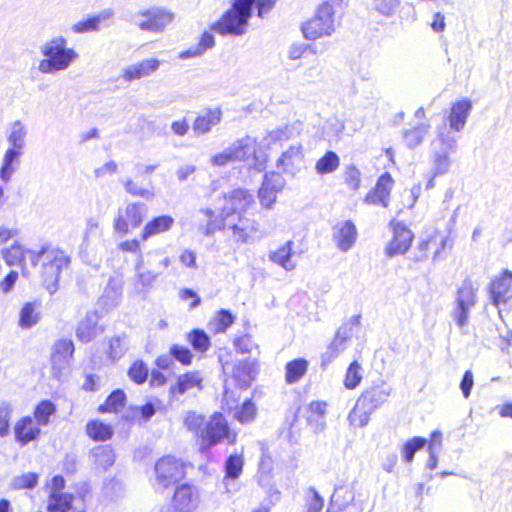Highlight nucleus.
<instances>
[{"label":"nucleus","mask_w":512,"mask_h":512,"mask_svg":"<svg viewBox=\"0 0 512 512\" xmlns=\"http://www.w3.org/2000/svg\"><path fill=\"white\" fill-rule=\"evenodd\" d=\"M14 438L20 446L37 441L41 436V427L31 416L21 417L14 425Z\"/></svg>","instance_id":"nucleus-16"},{"label":"nucleus","mask_w":512,"mask_h":512,"mask_svg":"<svg viewBox=\"0 0 512 512\" xmlns=\"http://www.w3.org/2000/svg\"><path fill=\"white\" fill-rule=\"evenodd\" d=\"M302 146H291L285 152L282 153L281 157L277 161V167L283 171H288L290 168L299 164L303 160Z\"/></svg>","instance_id":"nucleus-38"},{"label":"nucleus","mask_w":512,"mask_h":512,"mask_svg":"<svg viewBox=\"0 0 512 512\" xmlns=\"http://www.w3.org/2000/svg\"><path fill=\"white\" fill-rule=\"evenodd\" d=\"M26 137L27 129L20 120H16L9 125L7 131L9 147L24 150Z\"/></svg>","instance_id":"nucleus-33"},{"label":"nucleus","mask_w":512,"mask_h":512,"mask_svg":"<svg viewBox=\"0 0 512 512\" xmlns=\"http://www.w3.org/2000/svg\"><path fill=\"white\" fill-rule=\"evenodd\" d=\"M174 224L173 217L169 215H161L154 217L149 222L146 223L142 232L141 239L143 241H147L149 238L156 236L158 234L164 233L171 229Z\"/></svg>","instance_id":"nucleus-28"},{"label":"nucleus","mask_w":512,"mask_h":512,"mask_svg":"<svg viewBox=\"0 0 512 512\" xmlns=\"http://www.w3.org/2000/svg\"><path fill=\"white\" fill-rule=\"evenodd\" d=\"M471 109L472 103L467 99H463L454 103L451 107V112L448 118L450 124V128L448 129L450 131H461L466 124V120L469 116Z\"/></svg>","instance_id":"nucleus-27"},{"label":"nucleus","mask_w":512,"mask_h":512,"mask_svg":"<svg viewBox=\"0 0 512 512\" xmlns=\"http://www.w3.org/2000/svg\"><path fill=\"white\" fill-rule=\"evenodd\" d=\"M298 134V130L295 125H285L269 131L264 138V141L268 146L276 143H281L292 138Z\"/></svg>","instance_id":"nucleus-41"},{"label":"nucleus","mask_w":512,"mask_h":512,"mask_svg":"<svg viewBox=\"0 0 512 512\" xmlns=\"http://www.w3.org/2000/svg\"><path fill=\"white\" fill-rule=\"evenodd\" d=\"M187 340L197 352H206L211 346L209 336L200 329H194L188 333Z\"/></svg>","instance_id":"nucleus-49"},{"label":"nucleus","mask_w":512,"mask_h":512,"mask_svg":"<svg viewBox=\"0 0 512 512\" xmlns=\"http://www.w3.org/2000/svg\"><path fill=\"white\" fill-rule=\"evenodd\" d=\"M234 316L228 310L222 309L220 310L215 318L214 322L211 325H214V331L216 333H222L229 328L234 322Z\"/></svg>","instance_id":"nucleus-58"},{"label":"nucleus","mask_w":512,"mask_h":512,"mask_svg":"<svg viewBox=\"0 0 512 512\" xmlns=\"http://www.w3.org/2000/svg\"><path fill=\"white\" fill-rule=\"evenodd\" d=\"M30 264L36 267L41 261V277L46 290L53 295L58 290L62 270L70 264L69 256L61 249L44 244L35 252H29Z\"/></svg>","instance_id":"nucleus-1"},{"label":"nucleus","mask_w":512,"mask_h":512,"mask_svg":"<svg viewBox=\"0 0 512 512\" xmlns=\"http://www.w3.org/2000/svg\"><path fill=\"white\" fill-rule=\"evenodd\" d=\"M512 288V272L505 270L499 277L492 280L489 285V296L492 304L499 307L511 299L509 294Z\"/></svg>","instance_id":"nucleus-15"},{"label":"nucleus","mask_w":512,"mask_h":512,"mask_svg":"<svg viewBox=\"0 0 512 512\" xmlns=\"http://www.w3.org/2000/svg\"><path fill=\"white\" fill-rule=\"evenodd\" d=\"M244 461L239 455H230L225 462V477L224 484L228 486L229 480H235L239 478L243 470ZM226 490H230L226 487Z\"/></svg>","instance_id":"nucleus-43"},{"label":"nucleus","mask_w":512,"mask_h":512,"mask_svg":"<svg viewBox=\"0 0 512 512\" xmlns=\"http://www.w3.org/2000/svg\"><path fill=\"white\" fill-rule=\"evenodd\" d=\"M128 375L135 383L143 384L148 377V368L142 361H136L129 368Z\"/></svg>","instance_id":"nucleus-63"},{"label":"nucleus","mask_w":512,"mask_h":512,"mask_svg":"<svg viewBox=\"0 0 512 512\" xmlns=\"http://www.w3.org/2000/svg\"><path fill=\"white\" fill-rule=\"evenodd\" d=\"M197 228L205 236L213 235L222 228V223L217 221L215 213L211 209H201L197 215Z\"/></svg>","instance_id":"nucleus-31"},{"label":"nucleus","mask_w":512,"mask_h":512,"mask_svg":"<svg viewBox=\"0 0 512 512\" xmlns=\"http://www.w3.org/2000/svg\"><path fill=\"white\" fill-rule=\"evenodd\" d=\"M308 361L303 358L294 359L286 364L285 380L288 384L298 382L307 372Z\"/></svg>","instance_id":"nucleus-39"},{"label":"nucleus","mask_w":512,"mask_h":512,"mask_svg":"<svg viewBox=\"0 0 512 512\" xmlns=\"http://www.w3.org/2000/svg\"><path fill=\"white\" fill-rule=\"evenodd\" d=\"M130 340L125 333L114 336L109 340V357L112 360L121 359L129 350Z\"/></svg>","instance_id":"nucleus-42"},{"label":"nucleus","mask_w":512,"mask_h":512,"mask_svg":"<svg viewBox=\"0 0 512 512\" xmlns=\"http://www.w3.org/2000/svg\"><path fill=\"white\" fill-rule=\"evenodd\" d=\"M135 276L134 283L138 292H148L159 277V272L155 269H147L145 267V257L140 254L134 266Z\"/></svg>","instance_id":"nucleus-20"},{"label":"nucleus","mask_w":512,"mask_h":512,"mask_svg":"<svg viewBox=\"0 0 512 512\" xmlns=\"http://www.w3.org/2000/svg\"><path fill=\"white\" fill-rule=\"evenodd\" d=\"M160 61L155 58L144 59L138 63L126 66L122 70V78L127 82L139 80L152 75L159 69Z\"/></svg>","instance_id":"nucleus-21"},{"label":"nucleus","mask_w":512,"mask_h":512,"mask_svg":"<svg viewBox=\"0 0 512 512\" xmlns=\"http://www.w3.org/2000/svg\"><path fill=\"white\" fill-rule=\"evenodd\" d=\"M477 289L473 287L471 280H464L461 287L457 290L456 300L470 302V306H475Z\"/></svg>","instance_id":"nucleus-56"},{"label":"nucleus","mask_w":512,"mask_h":512,"mask_svg":"<svg viewBox=\"0 0 512 512\" xmlns=\"http://www.w3.org/2000/svg\"><path fill=\"white\" fill-rule=\"evenodd\" d=\"M346 348V342L335 335L334 339L322 355V366L331 363Z\"/></svg>","instance_id":"nucleus-51"},{"label":"nucleus","mask_w":512,"mask_h":512,"mask_svg":"<svg viewBox=\"0 0 512 512\" xmlns=\"http://www.w3.org/2000/svg\"><path fill=\"white\" fill-rule=\"evenodd\" d=\"M24 150L9 147L2 158L0 166V180L7 184L20 166V159Z\"/></svg>","instance_id":"nucleus-24"},{"label":"nucleus","mask_w":512,"mask_h":512,"mask_svg":"<svg viewBox=\"0 0 512 512\" xmlns=\"http://www.w3.org/2000/svg\"><path fill=\"white\" fill-rule=\"evenodd\" d=\"M47 509L49 512H85L84 500L71 494H50Z\"/></svg>","instance_id":"nucleus-18"},{"label":"nucleus","mask_w":512,"mask_h":512,"mask_svg":"<svg viewBox=\"0 0 512 512\" xmlns=\"http://www.w3.org/2000/svg\"><path fill=\"white\" fill-rule=\"evenodd\" d=\"M174 17V13L167 8L152 6L135 13L132 22L142 31L161 33Z\"/></svg>","instance_id":"nucleus-8"},{"label":"nucleus","mask_w":512,"mask_h":512,"mask_svg":"<svg viewBox=\"0 0 512 512\" xmlns=\"http://www.w3.org/2000/svg\"><path fill=\"white\" fill-rule=\"evenodd\" d=\"M362 380V367L357 362H352L346 372L344 385L347 389L356 388Z\"/></svg>","instance_id":"nucleus-55"},{"label":"nucleus","mask_w":512,"mask_h":512,"mask_svg":"<svg viewBox=\"0 0 512 512\" xmlns=\"http://www.w3.org/2000/svg\"><path fill=\"white\" fill-rule=\"evenodd\" d=\"M100 318L101 316L97 311H88L77 325V339L82 343H89L103 334L105 327L99 324Z\"/></svg>","instance_id":"nucleus-14"},{"label":"nucleus","mask_w":512,"mask_h":512,"mask_svg":"<svg viewBox=\"0 0 512 512\" xmlns=\"http://www.w3.org/2000/svg\"><path fill=\"white\" fill-rule=\"evenodd\" d=\"M253 0H234L232 8L210 26V30L220 35L242 36L248 30L252 16Z\"/></svg>","instance_id":"nucleus-3"},{"label":"nucleus","mask_w":512,"mask_h":512,"mask_svg":"<svg viewBox=\"0 0 512 512\" xmlns=\"http://www.w3.org/2000/svg\"><path fill=\"white\" fill-rule=\"evenodd\" d=\"M29 252L35 250L27 249L22 245L15 243L11 247L2 250V257L8 266H21L23 276H28L26 269V260L30 261Z\"/></svg>","instance_id":"nucleus-25"},{"label":"nucleus","mask_w":512,"mask_h":512,"mask_svg":"<svg viewBox=\"0 0 512 512\" xmlns=\"http://www.w3.org/2000/svg\"><path fill=\"white\" fill-rule=\"evenodd\" d=\"M123 184L125 191L132 196L141 197L146 200L154 198L155 194L152 190L139 186L132 179L125 180Z\"/></svg>","instance_id":"nucleus-60"},{"label":"nucleus","mask_w":512,"mask_h":512,"mask_svg":"<svg viewBox=\"0 0 512 512\" xmlns=\"http://www.w3.org/2000/svg\"><path fill=\"white\" fill-rule=\"evenodd\" d=\"M73 353L74 344L70 339H60L53 345L51 364L57 378L69 369Z\"/></svg>","instance_id":"nucleus-12"},{"label":"nucleus","mask_w":512,"mask_h":512,"mask_svg":"<svg viewBox=\"0 0 512 512\" xmlns=\"http://www.w3.org/2000/svg\"><path fill=\"white\" fill-rule=\"evenodd\" d=\"M326 403L320 402V401H314L311 402L309 405V416H308V422L309 424H312L314 421V416L318 417L320 419V422L318 424L319 430H324L325 428V420L324 416L326 413Z\"/></svg>","instance_id":"nucleus-61"},{"label":"nucleus","mask_w":512,"mask_h":512,"mask_svg":"<svg viewBox=\"0 0 512 512\" xmlns=\"http://www.w3.org/2000/svg\"><path fill=\"white\" fill-rule=\"evenodd\" d=\"M339 165L340 159L338 155L333 151H327L325 155L316 162L315 170L320 175L329 174L336 171Z\"/></svg>","instance_id":"nucleus-46"},{"label":"nucleus","mask_w":512,"mask_h":512,"mask_svg":"<svg viewBox=\"0 0 512 512\" xmlns=\"http://www.w3.org/2000/svg\"><path fill=\"white\" fill-rule=\"evenodd\" d=\"M228 439L230 443L235 441V435H232L229 430L228 423L221 413H214L209 420H207L204 430L202 431V445L204 447H211Z\"/></svg>","instance_id":"nucleus-11"},{"label":"nucleus","mask_w":512,"mask_h":512,"mask_svg":"<svg viewBox=\"0 0 512 512\" xmlns=\"http://www.w3.org/2000/svg\"><path fill=\"white\" fill-rule=\"evenodd\" d=\"M393 234V239L386 248V254L389 257L405 254L409 250L414 238L412 231L401 222L394 224Z\"/></svg>","instance_id":"nucleus-17"},{"label":"nucleus","mask_w":512,"mask_h":512,"mask_svg":"<svg viewBox=\"0 0 512 512\" xmlns=\"http://www.w3.org/2000/svg\"><path fill=\"white\" fill-rule=\"evenodd\" d=\"M13 410L10 402H0V437H6L10 433V421Z\"/></svg>","instance_id":"nucleus-52"},{"label":"nucleus","mask_w":512,"mask_h":512,"mask_svg":"<svg viewBox=\"0 0 512 512\" xmlns=\"http://www.w3.org/2000/svg\"><path fill=\"white\" fill-rule=\"evenodd\" d=\"M44 56L38 64V70L43 74H55L67 70L78 58L79 54L67 47L63 36L53 37L41 47Z\"/></svg>","instance_id":"nucleus-2"},{"label":"nucleus","mask_w":512,"mask_h":512,"mask_svg":"<svg viewBox=\"0 0 512 512\" xmlns=\"http://www.w3.org/2000/svg\"><path fill=\"white\" fill-rule=\"evenodd\" d=\"M202 377L199 372H188L180 375L175 385L170 387V393L184 394L186 391L198 387L201 388Z\"/></svg>","instance_id":"nucleus-35"},{"label":"nucleus","mask_w":512,"mask_h":512,"mask_svg":"<svg viewBox=\"0 0 512 512\" xmlns=\"http://www.w3.org/2000/svg\"><path fill=\"white\" fill-rule=\"evenodd\" d=\"M147 212L148 207L142 202H131L124 208H119L113 221L114 231L123 235L128 234L141 225Z\"/></svg>","instance_id":"nucleus-9"},{"label":"nucleus","mask_w":512,"mask_h":512,"mask_svg":"<svg viewBox=\"0 0 512 512\" xmlns=\"http://www.w3.org/2000/svg\"><path fill=\"white\" fill-rule=\"evenodd\" d=\"M223 225H228L229 228L233 230V235L236 238V241L247 243L252 234L258 231V224L251 219L241 217L239 215L238 223H234L229 225L224 221Z\"/></svg>","instance_id":"nucleus-30"},{"label":"nucleus","mask_w":512,"mask_h":512,"mask_svg":"<svg viewBox=\"0 0 512 512\" xmlns=\"http://www.w3.org/2000/svg\"><path fill=\"white\" fill-rule=\"evenodd\" d=\"M255 146L256 140L250 136H245L211 157L210 163L213 166L223 167L231 162L244 161L255 153Z\"/></svg>","instance_id":"nucleus-10"},{"label":"nucleus","mask_w":512,"mask_h":512,"mask_svg":"<svg viewBox=\"0 0 512 512\" xmlns=\"http://www.w3.org/2000/svg\"><path fill=\"white\" fill-rule=\"evenodd\" d=\"M86 432L89 437L96 441L108 440L113 435L112 427L98 420L88 422Z\"/></svg>","instance_id":"nucleus-44"},{"label":"nucleus","mask_w":512,"mask_h":512,"mask_svg":"<svg viewBox=\"0 0 512 512\" xmlns=\"http://www.w3.org/2000/svg\"><path fill=\"white\" fill-rule=\"evenodd\" d=\"M357 235V229L350 220L336 225L333 229V239L342 252H347L352 248L356 242Z\"/></svg>","instance_id":"nucleus-23"},{"label":"nucleus","mask_w":512,"mask_h":512,"mask_svg":"<svg viewBox=\"0 0 512 512\" xmlns=\"http://www.w3.org/2000/svg\"><path fill=\"white\" fill-rule=\"evenodd\" d=\"M255 363L249 360H241L233 367L232 376L240 388H247L254 379Z\"/></svg>","instance_id":"nucleus-32"},{"label":"nucleus","mask_w":512,"mask_h":512,"mask_svg":"<svg viewBox=\"0 0 512 512\" xmlns=\"http://www.w3.org/2000/svg\"><path fill=\"white\" fill-rule=\"evenodd\" d=\"M92 453L97 465L103 469H107L115 462V454L109 446H100L94 449Z\"/></svg>","instance_id":"nucleus-50"},{"label":"nucleus","mask_w":512,"mask_h":512,"mask_svg":"<svg viewBox=\"0 0 512 512\" xmlns=\"http://www.w3.org/2000/svg\"><path fill=\"white\" fill-rule=\"evenodd\" d=\"M170 264V258L164 256L158 249L151 250L146 254L145 267L147 269H155L156 272H159V276Z\"/></svg>","instance_id":"nucleus-45"},{"label":"nucleus","mask_w":512,"mask_h":512,"mask_svg":"<svg viewBox=\"0 0 512 512\" xmlns=\"http://www.w3.org/2000/svg\"><path fill=\"white\" fill-rule=\"evenodd\" d=\"M39 305L36 302H28L23 305L19 312V326L22 329H30L41 319L38 311Z\"/></svg>","instance_id":"nucleus-36"},{"label":"nucleus","mask_w":512,"mask_h":512,"mask_svg":"<svg viewBox=\"0 0 512 512\" xmlns=\"http://www.w3.org/2000/svg\"><path fill=\"white\" fill-rule=\"evenodd\" d=\"M344 178H345V183L352 190L356 191L360 188L361 172L356 166H354V165L348 166L345 170Z\"/></svg>","instance_id":"nucleus-64"},{"label":"nucleus","mask_w":512,"mask_h":512,"mask_svg":"<svg viewBox=\"0 0 512 512\" xmlns=\"http://www.w3.org/2000/svg\"><path fill=\"white\" fill-rule=\"evenodd\" d=\"M456 148L457 138L446 125H443L438 129L437 136L431 142L434 176L443 175L449 171L451 165L449 154L454 153Z\"/></svg>","instance_id":"nucleus-5"},{"label":"nucleus","mask_w":512,"mask_h":512,"mask_svg":"<svg viewBox=\"0 0 512 512\" xmlns=\"http://www.w3.org/2000/svg\"><path fill=\"white\" fill-rule=\"evenodd\" d=\"M429 131L430 124L428 123H421L411 129L404 130L402 135L406 146L410 149H414L421 145Z\"/></svg>","instance_id":"nucleus-37"},{"label":"nucleus","mask_w":512,"mask_h":512,"mask_svg":"<svg viewBox=\"0 0 512 512\" xmlns=\"http://www.w3.org/2000/svg\"><path fill=\"white\" fill-rule=\"evenodd\" d=\"M38 475L36 473H26L17 477H14L11 486L14 489H32L37 485Z\"/></svg>","instance_id":"nucleus-62"},{"label":"nucleus","mask_w":512,"mask_h":512,"mask_svg":"<svg viewBox=\"0 0 512 512\" xmlns=\"http://www.w3.org/2000/svg\"><path fill=\"white\" fill-rule=\"evenodd\" d=\"M56 413V406L50 400L40 401L34 409V421L40 426L50 424V418Z\"/></svg>","instance_id":"nucleus-40"},{"label":"nucleus","mask_w":512,"mask_h":512,"mask_svg":"<svg viewBox=\"0 0 512 512\" xmlns=\"http://www.w3.org/2000/svg\"><path fill=\"white\" fill-rule=\"evenodd\" d=\"M185 477V465L172 456L160 458L154 466L153 487L157 492H163Z\"/></svg>","instance_id":"nucleus-7"},{"label":"nucleus","mask_w":512,"mask_h":512,"mask_svg":"<svg viewBox=\"0 0 512 512\" xmlns=\"http://www.w3.org/2000/svg\"><path fill=\"white\" fill-rule=\"evenodd\" d=\"M125 399V393L122 390L117 389L108 396L104 404L99 406V411L102 413L118 412L124 407Z\"/></svg>","instance_id":"nucleus-48"},{"label":"nucleus","mask_w":512,"mask_h":512,"mask_svg":"<svg viewBox=\"0 0 512 512\" xmlns=\"http://www.w3.org/2000/svg\"><path fill=\"white\" fill-rule=\"evenodd\" d=\"M427 443V440L422 437H414L408 440L403 447L404 461L411 463L414 459L415 453L422 449Z\"/></svg>","instance_id":"nucleus-57"},{"label":"nucleus","mask_w":512,"mask_h":512,"mask_svg":"<svg viewBox=\"0 0 512 512\" xmlns=\"http://www.w3.org/2000/svg\"><path fill=\"white\" fill-rule=\"evenodd\" d=\"M400 4L401 0H372V8L385 17L393 16Z\"/></svg>","instance_id":"nucleus-54"},{"label":"nucleus","mask_w":512,"mask_h":512,"mask_svg":"<svg viewBox=\"0 0 512 512\" xmlns=\"http://www.w3.org/2000/svg\"><path fill=\"white\" fill-rule=\"evenodd\" d=\"M292 241L286 242L276 251L269 253V260L282 266L285 270L291 271L295 269L296 263L292 260Z\"/></svg>","instance_id":"nucleus-34"},{"label":"nucleus","mask_w":512,"mask_h":512,"mask_svg":"<svg viewBox=\"0 0 512 512\" xmlns=\"http://www.w3.org/2000/svg\"><path fill=\"white\" fill-rule=\"evenodd\" d=\"M226 203L222 209L223 221H227L232 215H241L254 202L253 196L244 189H235L224 196Z\"/></svg>","instance_id":"nucleus-13"},{"label":"nucleus","mask_w":512,"mask_h":512,"mask_svg":"<svg viewBox=\"0 0 512 512\" xmlns=\"http://www.w3.org/2000/svg\"><path fill=\"white\" fill-rule=\"evenodd\" d=\"M393 179L389 173L382 174L373 191L369 192L364 202L367 204H381L383 207H388L389 196L393 186Z\"/></svg>","instance_id":"nucleus-22"},{"label":"nucleus","mask_w":512,"mask_h":512,"mask_svg":"<svg viewBox=\"0 0 512 512\" xmlns=\"http://www.w3.org/2000/svg\"><path fill=\"white\" fill-rule=\"evenodd\" d=\"M390 394L391 388L385 385L374 386L362 392L348 415L350 423L358 427L366 426L370 415L387 401Z\"/></svg>","instance_id":"nucleus-4"},{"label":"nucleus","mask_w":512,"mask_h":512,"mask_svg":"<svg viewBox=\"0 0 512 512\" xmlns=\"http://www.w3.org/2000/svg\"><path fill=\"white\" fill-rule=\"evenodd\" d=\"M474 306H470V302L456 300V306L452 312V317L460 328H464L468 324L470 310Z\"/></svg>","instance_id":"nucleus-53"},{"label":"nucleus","mask_w":512,"mask_h":512,"mask_svg":"<svg viewBox=\"0 0 512 512\" xmlns=\"http://www.w3.org/2000/svg\"><path fill=\"white\" fill-rule=\"evenodd\" d=\"M256 406L251 400H246L241 408L235 412L234 417L242 424L252 422L256 416Z\"/></svg>","instance_id":"nucleus-59"},{"label":"nucleus","mask_w":512,"mask_h":512,"mask_svg":"<svg viewBox=\"0 0 512 512\" xmlns=\"http://www.w3.org/2000/svg\"><path fill=\"white\" fill-rule=\"evenodd\" d=\"M283 185L284 180L281 175L277 173L265 174L258 192L261 205L265 208H271L276 200V194L282 190Z\"/></svg>","instance_id":"nucleus-19"},{"label":"nucleus","mask_w":512,"mask_h":512,"mask_svg":"<svg viewBox=\"0 0 512 512\" xmlns=\"http://www.w3.org/2000/svg\"><path fill=\"white\" fill-rule=\"evenodd\" d=\"M337 7H340V5L332 0L322 3L316 15L302 28L305 38L315 40L322 36H330L335 31V12Z\"/></svg>","instance_id":"nucleus-6"},{"label":"nucleus","mask_w":512,"mask_h":512,"mask_svg":"<svg viewBox=\"0 0 512 512\" xmlns=\"http://www.w3.org/2000/svg\"><path fill=\"white\" fill-rule=\"evenodd\" d=\"M222 120V110L220 108L207 109L204 113L198 115L193 123L192 129L196 136L209 133L212 128L218 125Z\"/></svg>","instance_id":"nucleus-26"},{"label":"nucleus","mask_w":512,"mask_h":512,"mask_svg":"<svg viewBox=\"0 0 512 512\" xmlns=\"http://www.w3.org/2000/svg\"><path fill=\"white\" fill-rule=\"evenodd\" d=\"M206 422L207 420L205 419V417L201 414L196 413L195 411H188L183 421L184 426L187 428V430L194 433L200 439Z\"/></svg>","instance_id":"nucleus-47"},{"label":"nucleus","mask_w":512,"mask_h":512,"mask_svg":"<svg viewBox=\"0 0 512 512\" xmlns=\"http://www.w3.org/2000/svg\"><path fill=\"white\" fill-rule=\"evenodd\" d=\"M197 503V493L194 486L189 484H182L177 487L172 504L179 506L182 509L188 510V512H192V510L196 507Z\"/></svg>","instance_id":"nucleus-29"}]
</instances>
